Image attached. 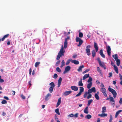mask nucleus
I'll return each instance as SVG.
<instances>
[{"mask_svg":"<svg viewBox=\"0 0 122 122\" xmlns=\"http://www.w3.org/2000/svg\"><path fill=\"white\" fill-rule=\"evenodd\" d=\"M90 70V69H86L85 71L83 72H82V73L83 74H84L85 73L87 72H88Z\"/></svg>","mask_w":122,"mask_h":122,"instance_id":"46","label":"nucleus"},{"mask_svg":"<svg viewBox=\"0 0 122 122\" xmlns=\"http://www.w3.org/2000/svg\"><path fill=\"white\" fill-rule=\"evenodd\" d=\"M106 108L105 107H103L102 108V113H104L106 112Z\"/></svg>","mask_w":122,"mask_h":122,"instance_id":"34","label":"nucleus"},{"mask_svg":"<svg viewBox=\"0 0 122 122\" xmlns=\"http://www.w3.org/2000/svg\"><path fill=\"white\" fill-rule=\"evenodd\" d=\"M111 48L110 46H107V54L109 56H110L111 55Z\"/></svg>","mask_w":122,"mask_h":122,"instance_id":"11","label":"nucleus"},{"mask_svg":"<svg viewBox=\"0 0 122 122\" xmlns=\"http://www.w3.org/2000/svg\"><path fill=\"white\" fill-rule=\"evenodd\" d=\"M84 66L83 65H82L80 66L79 68L77 69V71L78 72L82 71V68H84Z\"/></svg>","mask_w":122,"mask_h":122,"instance_id":"19","label":"nucleus"},{"mask_svg":"<svg viewBox=\"0 0 122 122\" xmlns=\"http://www.w3.org/2000/svg\"><path fill=\"white\" fill-rule=\"evenodd\" d=\"M28 34H27V35L29 36H31L32 35V34L30 33V32H28Z\"/></svg>","mask_w":122,"mask_h":122,"instance_id":"53","label":"nucleus"},{"mask_svg":"<svg viewBox=\"0 0 122 122\" xmlns=\"http://www.w3.org/2000/svg\"><path fill=\"white\" fill-rule=\"evenodd\" d=\"M89 95L87 97V99H89L92 97V95L91 94H88Z\"/></svg>","mask_w":122,"mask_h":122,"instance_id":"48","label":"nucleus"},{"mask_svg":"<svg viewBox=\"0 0 122 122\" xmlns=\"http://www.w3.org/2000/svg\"><path fill=\"white\" fill-rule=\"evenodd\" d=\"M95 97L97 100H99V97L98 94L97 93L95 94Z\"/></svg>","mask_w":122,"mask_h":122,"instance_id":"36","label":"nucleus"},{"mask_svg":"<svg viewBox=\"0 0 122 122\" xmlns=\"http://www.w3.org/2000/svg\"><path fill=\"white\" fill-rule=\"evenodd\" d=\"M97 60L98 62L99 65L102 67H103L104 69H105L106 68L105 66V65L104 62L102 63L101 61L100 58H98L97 59Z\"/></svg>","mask_w":122,"mask_h":122,"instance_id":"4","label":"nucleus"},{"mask_svg":"<svg viewBox=\"0 0 122 122\" xmlns=\"http://www.w3.org/2000/svg\"><path fill=\"white\" fill-rule=\"evenodd\" d=\"M78 113H76L74 115V116L75 117H78Z\"/></svg>","mask_w":122,"mask_h":122,"instance_id":"56","label":"nucleus"},{"mask_svg":"<svg viewBox=\"0 0 122 122\" xmlns=\"http://www.w3.org/2000/svg\"><path fill=\"white\" fill-rule=\"evenodd\" d=\"M71 62L74 64L76 65L78 64L79 63V62L78 61L75 60H72L71 61Z\"/></svg>","mask_w":122,"mask_h":122,"instance_id":"21","label":"nucleus"},{"mask_svg":"<svg viewBox=\"0 0 122 122\" xmlns=\"http://www.w3.org/2000/svg\"><path fill=\"white\" fill-rule=\"evenodd\" d=\"M108 90L110 92L112 93L113 95V97L115 98L117 95V93L116 91L113 89L111 88L110 86L109 87Z\"/></svg>","mask_w":122,"mask_h":122,"instance_id":"2","label":"nucleus"},{"mask_svg":"<svg viewBox=\"0 0 122 122\" xmlns=\"http://www.w3.org/2000/svg\"><path fill=\"white\" fill-rule=\"evenodd\" d=\"M86 117L88 119H89L91 118L92 116L90 114H88L86 115Z\"/></svg>","mask_w":122,"mask_h":122,"instance_id":"40","label":"nucleus"},{"mask_svg":"<svg viewBox=\"0 0 122 122\" xmlns=\"http://www.w3.org/2000/svg\"><path fill=\"white\" fill-rule=\"evenodd\" d=\"M101 91L105 97H107V96L106 90L105 88H101Z\"/></svg>","mask_w":122,"mask_h":122,"instance_id":"9","label":"nucleus"},{"mask_svg":"<svg viewBox=\"0 0 122 122\" xmlns=\"http://www.w3.org/2000/svg\"><path fill=\"white\" fill-rule=\"evenodd\" d=\"M4 82V80L1 78L0 79V82Z\"/></svg>","mask_w":122,"mask_h":122,"instance_id":"61","label":"nucleus"},{"mask_svg":"<svg viewBox=\"0 0 122 122\" xmlns=\"http://www.w3.org/2000/svg\"><path fill=\"white\" fill-rule=\"evenodd\" d=\"M122 112V110H119L116 113L115 115V118H117L119 115L120 113L121 112Z\"/></svg>","mask_w":122,"mask_h":122,"instance_id":"22","label":"nucleus"},{"mask_svg":"<svg viewBox=\"0 0 122 122\" xmlns=\"http://www.w3.org/2000/svg\"><path fill=\"white\" fill-rule=\"evenodd\" d=\"M56 71L59 72H61V70L59 67H57L56 68Z\"/></svg>","mask_w":122,"mask_h":122,"instance_id":"47","label":"nucleus"},{"mask_svg":"<svg viewBox=\"0 0 122 122\" xmlns=\"http://www.w3.org/2000/svg\"><path fill=\"white\" fill-rule=\"evenodd\" d=\"M71 92V91H66L64 93L63 95L65 96H66L70 94Z\"/></svg>","mask_w":122,"mask_h":122,"instance_id":"13","label":"nucleus"},{"mask_svg":"<svg viewBox=\"0 0 122 122\" xmlns=\"http://www.w3.org/2000/svg\"><path fill=\"white\" fill-rule=\"evenodd\" d=\"M61 101V97L59 98L58 100V101L56 104V107H57L60 104Z\"/></svg>","mask_w":122,"mask_h":122,"instance_id":"14","label":"nucleus"},{"mask_svg":"<svg viewBox=\"0 0 122 122\" xmlns=\"http://www.w3.org/2000/svg\"><path fill=\"white\" fill-rule=\"evenodd\" d=\"M78 85L79 86H83V84L82 83V79H81L79 81Z\"/></svg>","mask_w":122,"mask_h":122,"instance_id":"25","label":"nucleus"},{"mask_svg":"<svg viewBox=\"0 0 122 122\" xmlns=\"http://www.w3.org/2000/svg\"><path fill=\"white\" fill-rule=\"evenodd\" d=\"M51 94L49 93H48L47 94V95L45 96V99L46 101H48L49 98H48V97H51Z\"/></svg>","mask_w":122,"mask_h":122,"instance_id":"17","label":"nucleus"},{"mask_svg":"<svg viewBox=\"0 0 122 122\" xmlns=\"http://www.w3.org/2000/svg\"><path fill=\"white\" fill-rule=\"evenodd\" d=\"M94 47L96 49V52H97L98 50V48L97 44L95 42L94 43Z\"/></svg>","mask_w":122,"mask_h":122,"instance_id":"20","label":"nucleus"},{"mask_svg":"<svg viewBox=\"0 0 122 122\" xmlns=\"http://www.w3.org/2000/svg\"><path fill=\"white\" fill-rule=\"evenodd\" d=\"M91 47V46L90 45H88L86 46V53L87 55L89 56L91 55L90 50V49Z\"/></svg>","mask_w":122,"mask_h":122,"instance_id":"7","label":"nucleus"},{"mask_svg":"<svg viewBox=\"0 0 122 122\" xmlns=\"http://www.w3.org/2000/svg\"><path fill=\"white\" fill-rule=\"evenodd\" d=\"M107 114L104 113H103L101 114H98V116L101 117H106L107 116Z\"/></svg>","mask_w":122,"mask_h":122,"instance_id":"30","label":"nucleus"},{"mask_svg":"<svg viewBox=\"0 0 122 122\" xmlns=\"http://www.w3.org/2000/svg\"><path fill=\"white\" fill-rule=\"evenodd\" d=\"M62 80V78L61 77H60L58 80V87H60L61 83V82Z\"/></svg>","mask_w":122,"mask_h":122,"instance_id":"15","label":"nucleus"},{"mask_svg":"<svg viewBox=\"0 0 122 122\" xmlns=\"http://www.w3.org/2000/svg\"><path fill=\"white\" fill-rule=\"evenodd\" d=\"M9 36V34H7L5 36L2 38L0 39V42L1 41H3L6 38L8 37Z\"/></svg>","mask_w":122,"mask_h":122,"instance_id":"12","label":"nucleus"},{"mask_svg":"<svg viewBox=\"0 0 122 122\" xmlns=\"http://www.w3.org/2000/svg\"><path fill=\"white\" fill-rule=\"evenodd\" d=\"M122 98L121 97L120 100V101L119 102V103L120 104H122Z\"/></svg>","mask_w":122,"mask_h":122,"instance_id":"55","label":"nucleus"},{"mask_svg":"<svg viewBox=\"0 0 122 122\" xmlns=\"http://www.w3.org/2000/svg\"><path fill=\"white\" fill-rule=\"evenodd\" d=\"M88 94V92H85L83 95L84 98H86Z\"/></svg>","mask_w":122,"mask_h":122,"instance_id":"44","label":"nucleus"},{"mask_svg":"<svg viewBox=\"0 0 122 122\" xmlns=\"http://www.w3.org/2000/svg\"><path fill=\"white\" fill-rule=\"evenodd\" d=\"M91 89L92 90V92H96V89L94 87L92 88Z\"/></svg>","mask_w":122,"mask_h":122,"instance_id":"41","label":"nucleus"},{"mask_svg":"<svg viewBox=\"0 0 122 122\" xmlns=\"http://www.w3.org/2000/svg\"><path fill=\"white\" fill-rule=\"evenodd\" d=\"M113 119L112 117V116L111 115H110V119L109 120V122H112V120Z\"/></svg>","mask_w":122,"mask_h":122,"instance_id":"45","label":"nucleus"},{"mask_svg":"<svg viewBox=\"0 0 122 122\" xmlns=\"http://www.w3.org/2000/svg\"><path fill=\"white\" fill-rule=\"evenodd\" d=\"M87 92L88 93V94H90L91 93H92L93 92H92L91 89H90L88 90Z\"/></svg>","mask_w":122,"mask_h":122,"instance_id":"50","label":"nucleus"},{"mask_svg":"<svg viewBox=\"0 0 122 122\" xmlns=\"http://www.w3.org/2000/svg\"><path fill=\"white\" fill-rule=\"evenodd\" d=\"M96 82L97 84L99 85L100 84V82L98 80H96Z\"/></svg>","mask_w":122,"mask_h":122,"instance_id":"62","label":"nucleus"},{"mask_svg":"<svg viewBox=\"0 0 122 122\" xmlns=\"http://www.w3.org/2000/svg\"><path fill=\"white\" fill-rule=\"evenodd\" d=\"M114 69L116 71V73L118 74V70L117 67L116 65L114 66Z\"/></svg>","mask_w":122,"mask_h":122,"instance_id":"27","label":"nucleus"},{"mask_svg":"<svg viewBox=\"0 0 122 122\" xmlns=\"http://www.w3.org/2000/svg\"><path fill=\"white\" fill-rule=\"evenodd\" d=\"M32 71V69L31 68H30L29 69V73L30 75L31 74V73Z\"/></svg>","mask_w":122,"mask_h":122,"instance_id":"60","label":"nucleus"},{"mask_svg":"<svg viewBox=\"0 0 122 122\" xmlns=\"http://www.w3.org/2000/svg\"><path fill=\"white\" fill-rule=\"evenodd\" d=\"M21 97L23 99H25V96L23 95L22 94L21 95Z\"/></svg>","mask_w":122,"mask_h":122,"instance_id":"52","label":"nucleus"},{"mask_svg":"<svg viewBox=\"0 0 122 122\" xmlns=\"http://www.w3.org/2000/svg\"><path fill=\"white\" fill-rule=\"evenodd\" d=\"M93 100L92 99H90V100H89L88 101V103L87 104V105L88 106H89L92 103V102H93Z\"/></svg>","mask_w":122,"mask_h":122,"instance_id":"32","label":"nucleus"},{"mask_svg":"<svg viewBox=\"0 0 122 122\" xmlns=\"http://www.w3.org/2000/svg\"><path fill=\"white\" fill-rule=\"evenodd\" d=\"M70 60H67L66 62V65H68L70 63Z\"/></svg>","mask_w":122,"mask_h":122,"instance_id":"54","label":"nucleus"},{"mask_svg":"<svg viewBox=\"0 0 122 122\" xmlns=\"http://www.w3.org/2000/svg\"><path fill=\"white\" fill-rule=\"evenodd\" d=\"M4 98L6 100H9V98L8 97L6 96H4Z\"/></svg>","mask_w":122,"mask_h":122,"instance_id":"63","label":"nucleus"},{"mask_svg":"<svg viewBox=\"0 0 122 122\" xmlns=\"http://www.w3.org/2000/svg\"><path fill=\"white\" fill-rule=\"evenodd\" d=\"M109 76H108L109 77H112V72H110L109 73Z\"/></svg>","mask_w":122,"mask_h":122,"instance_id":"57","label":"nucleus"},{"mask_svg":"<svg viewBox=\"0 0 122 122\" xmlns=\"http://www.w3.org/2000/svg\"><path fill=\"white\" fill-rule=\"evenodd\" d=\"M87 92L88 93V94H90L91 93H92L93 92H92L91 89H90L88 90Z\"/></svg>","mask_w":122,"mask_h":122,"instance_id":"49","label":"nucleus"},{"mask_svg":"<svg viewBox=\"0 0 122 122\" xmlns=\"http://www.w3.org/2000/svg\"><path fill=\"white\" fill-rule=\"evenodd\" d=\"M112 57L114 58L115 60L117 62V65L119 66L120 64V61L119 59H118V55L117 54H116L115 55H113Z\"/></svg>","mask_w":122,"mask_h":122,"instance_id":"3","label":"nucleus"},{"mask_svg":"<svg viewBox=\"0 0 122 122\" xmlns=\"http://www.w3.org/2000/svg\"><path fill=\"white\" fill-rule=\"evenodd\" d=\"M69 37H68L67 38L65 39L64 43V47L65 49L67 47V39H69Z\"/></svg>","mask_w":122,"mask_h":122,"instance_id":"10","label":"nucleus"},{"mask_svg":"<svg viewBox=\"0 0 122 122\" xmlns=\"http://www.w3.org/2000/svg\"><path fill=\"white\" fill-rule=\"evenodd\" d=\"M80 91L79 93L76 96V97H78L80 96L81 94L84 91V88L82 87H80Z\"/></svg>","mask_w":122,"mask_h":122,"instance_id":"8","label":"nucleus"},{"mask_svg":"<svg viewBox=\"0 0 122 122\" xmlns=\"http://www.w3.org/2000/svg\"><path fill=\"white\" fill-rule=\"evenodd\" d=\"M69 116L70 117H73L74 116V115L73 113L69 115Z\"/></svg>","mask_w":122,"mask_h":122,"instance_id":"59","label":"nucleus"},{"mask_svg":"<svg viewBox=\"0 0 122 122\" xmlns=\"http://www.w3.org/2000/svg\"><path fill=\"white\" fill-rule=\"evenodd\" d=\"M96 52L95 50H93L92 51V56L93 57H94L96 55Z\"/></svg>","mask_w":122,"mask_h":122,"instance_id":"33","label":"nucleus"},{"mask_svg":"<svg viewBox=\"0 0 122 122\" xmlns=\"http://www.w3.org/2000/svg\"><path fill=\"white\" fill-rule=\"evenodd\" d=\"M59 108H58L57 109H55V112L59 115H60V112L59 111Z\"/></svg>","mask_w":122,"mask_h":122,"instance_id":"29","label":"nucleus"},{"mask_svg":"<svg viewBox=\"0 0 122 122\" xmlns=\"http://www.w3.org/2000/svg\"><path fill=\"white\" fill-rule=\"evenodd\" d=\"M58 77V75L56 74H55L53 76V78H56Z\"/></svg>","mask_w":122,"mask_h":122,"instance_id":"51","label":"nucleus"},{"mask_svg":"<svg viewBox=\"0 0 122 122\" xmlns=\"http://www.w3.org/2000/svg\"><path fill=\"white\" fill-rule=\"evenodd\" d=\"M101 87L102 88H103L104 87V86L103 84L102 83H101Z\"/></svg>","mask_w":122,"mask_h":122,"instance_id":"58","label":"nucleus"},{"mask_svg":"<svg viewBox=\"0 0 122 122\" xmlns=\"http://www.w3.org/2000/svg\"><path fill=\"white\" fill-rule=\"evenodd\" d=\"M92 85V82H90L89 83L87 84V88L88 89H90Z\"/></svg>","mask_w":122,"mask_h":122,"instance_id":"31","label":"nucleus"},{"mask_svg":"<svg viewBox=\"0 0 122 122\" xmlns=\"http://www.w3.org/2000/svg\"><path fill=\"white\" fill-rule=\"evenodd\" d=\"M49 85L51 86L49 88V91L50 93H52L53 92L54 87L55 86V85L53 82L50 83Z\"/></svg>","mask_w":122,"mask_h":122,"instance_id":"5","label":"nucleus"},{"mask_svg":"<svg viewBox=\"0 0 122 122\" xmlns=\"http://www.w3.org/2000/svg\"><path fill=\"white\" fill-rule=\"evenodd\" d=\"M88 107H86L84 110V112L86 114H88Z\"/></svg>","mask_w":122,"mask_h":122,"instance_id":"24","label":"nucleus"},{"mask_svg":"<svg viewBox=\"0 0 122 122\" xmlns=\"http://www.w3.org/2000/svg\"><path fill=\"white\" fill-rule=\"evenodd\" d=\"M71 69V67L69 66H67L66 67H65V70L66 71H69Z\"/></svg>","mask_w":122,"mask_h":122,"instance_id":"28","label":"nucleus"},{"mask_svg":"<svg viewBox=\"0 0 122 122\" xmlns=\"http://www.w3.org/2000/svg\"><path fill=\"white\" fill-rule=\"evenodd\" d=\"M65 62L64 61V60H63L61 62L62 64L61 65V67H63L65 65Z\"/></svg>","mask_w":122,"mask_h":122,"instance_id":"39","label":"nucleus"},{"mask_svg":"<svg viewBox=\"0 0 122 122\" xmlns=\"http://www.w3.org/2000/svg\"><path fill=\"white\" fill-rule=\"evenodd\" d=\"M65 52V50H64V47L62 45L60 51L58 52V55L57 56L56 59L57 60H59L60 57H61L62 56L64 55V53Z\"/></svg>","mask_w":122,"mask_h":122,"instance_id":"1","label":"nucleus"},{"mask_svg":"<svg viewBox=\"0 0 122 122\" xmlns=\"http://www.w3.org/2000/svg\"><path fill=\"white\" fill-rule=\"evenodd\" d=\"M89 74H86L85 75L83 76L82 78L83 80H85L86 79L89 77Z\"/></svg>","mask_w":122,"mask_h":122,"instance_id":"23","label":"nucleus"},{"mask_svg":"<svg viewBox=\"0 0 122 122\" xmlns=\"http://www.w3.org/2000/svg\"><path fill=\"white\" fill-rule=\"evenodd\" d=\"M99 53L101 56L103 58H105V55L103 54V50L102 49L100 50Z\"/></svg>","mask_w":122,"mask_h":122,"instance_id":"16","label":"nucleus"},{"mask_svg":"<svg viewBox=\"0 0 122 122\" xmlns=\"http://www.w3.org/2000/svg\"><path fill=\"white\" fill-rule=\"evenodd\" d=\"M97 71L99 72L100 74H102V73L100 69V68L99 67H97Z\"/></svg>","mask_w":122,"mask_h":122,"instance_id":"38","label":"nucleus"},{"mask_svg":"<svg viewBox=\"0 0 122 122\" xmlns=\"http://www.w3.org/2000/svg\"><path fill=\"white\" fill-rule=\"evenodd\" d=\"M76 40L77 42H79V44L77 45V46L79 47L83 43L82 40L79 37H76Z\"/></svg>","mask_w":122,"mask_h":122,"instance_id":"6","label":"nucleus"},{"mask_svg":"<svg viewBox=\"0 0 122 122\" xmlns=\"http://www.w3.org/2000/svg\"><path fill=\"white\" fill-rule=\"evenodd\" d=\"M61 62V61L60 60H59V61H58L56 62V64H57V65H58L60 63V62Z\"/></svg>","mask_w":122,"mask_h":122,"instance_id":"64","label":"nucleus"},{"mask_svg":"<svg viewBox=\"0 0 122 122\" xmlns=\"http://www.w3.org/2000/svg\"><path fill=\"white\" fill-rule=\"evenodd\" d=\"M79 37L80 38H82L83 36V34L82 32L79 33Z\"/></svg>","mask_w":122,"mask_h":122,"instance_id":"42","label":"nucleus"},{"mask_svg":"<svg viewBox=\"0 0 122 122\" xmlns=\"http://www.w3.org/2000/svg\"><path fill=\"white\" fill-rule=\"evenodd\" d=\"M89 79L87 81V82L88 83L92 82L91 81H92V78L91 76H89Z\"/></svg>","mask_w":122,"mask_h":122,"instance_id":"35","label":"nucleus"},{"mask_svg":"<svg viewBox=\"0 0 122 122\" xmlns=\"http://www.w3.org/2000/svg\"><path fill=\"white\" fill-rule=\"evenodd\" d=\"M109 97L110 98L109 100L110 101L114 102H115V100H114L113 98L112 97L111 95H109Z\"/></svg>","mask_w":122,"mask_h":122,"instance_id":"26","label":"nucleus"},{"mask_svg":"<svg viewBox=\"0 0 122 122\" xmlns=\"http://www.w3.org/2000/svg\"><path fill=\"white\" fill-rule=\"evenodd\" d=\"M40 64V62H36L35 65V66L36 67H37Z\"/></svg>","mask_w":122,"mask_h":122,"instance_id":"37","label":"nucleus"},{"mask_svg":"<svg viewBox=\"0 0 122 122\" xmlns=\"http://www.w3.org/2000/svg\"><path fill=\"white\" fill-rule=\"evenodd\" d=\"M7 103L6 101L5 100H3L1 102V103L3 104H6Z\"/></svg>","mask_w":122,"mask_h":122,"instance_id":"43","label":"nucleus"},{"mask_svg":"<svg viewBox=\"0 0 122 122\" xmlns=\"http://www.w3.org/2000/svg\"><path fill=\"white\" fill-rule=\"evenodd\" d=\"M71 89L74 91H77L78 90V88L76 86H71Z\"/></svg>","mask_w":122,"mask_h":122,"instance_id":"18","label":"nucleus"}]
</instances>
